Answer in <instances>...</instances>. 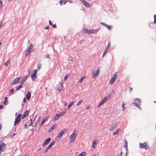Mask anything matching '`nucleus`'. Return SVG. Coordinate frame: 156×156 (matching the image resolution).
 Returning a JSON list of instances; mask_svg holds the SVG:
<instances>
[{"mask_svg":"<svg viewBox=\"0 0 156 156\" xmlns=\"http://www.w3.org/2000/svg\"><path fill=\"white\" fill-rule=\"evenodd\" d=\"M78 132L76 129L74 130L73 133L70 136V143H73L75 140L77 135L78 134Z\"/></svg>","mask_w":156,"mask_h":156,"instance_id":"obj_1","label":"nucleus"},{"mask_svg":"<svg viewBox=\"0 0 156 156\" xmlns=\"http://www.w3.org/2000/svg\"><path fill=\"white\" fill-rule=\"evenodd\" d=\"M139 147L141 148H144L146 150H149L150 149V146L147 144V143L144 142L143 144L140 143Z\"/></svg>","mask_w":156,"mask_h":156,"instance_id":"obj_2","label":"nucleus"},{"mask_svg":"<svg viewBox=\"0 0 156 156\" xmlns=\"http://www.w3.org/2000/svg\"><path fill=\"white\" fill-rule=\"evenodd\" d=\"M34 50L33 45L32 44H31L29 48H27V50L25 51V56H27L32 51H33Z\"/></svg>","mask_w":156,"mask_h":156,"instance_id":"obj_3","label":"nucleus"},{"mask_svg":"<svg viewBox=\"0 0 156 156\" xmlns=\"http://www.w3.org/2000/svg\"><path fill=\"white\" fill-rule=\"evenodd\" d=\"M22 115L21 114H19L16 118L14 122V125L16 126L18 124L20 121Z\"/></svg>","mask_w":156,"mask_h":156,"instance_id":"obj_4","label":"nucleus"},{"mask_svg":"<svg viewBox=\"0 0 156 156\" xmlns=\"http://www.w3.org/2000/svg\"><path fill=\"white\" fill-rule=\"evenodd\" d=\"M3 140H0V151H3L5 149L6 144L5 143H3Z\"/></svg>","mask_w":156,"mask_h":156,"instance_id":"obj_5","label":"nucleus"},{"mask_svg":"<svg viewBox=\"0 0 156 156\" xmlns=\"http://www.w3.org/2000/svg\"><path fill=\"white\" fill-rule=\"evenodd\" d=\"M67 131L66 129H65L64 130H62L58 134L57 137L58 139H60L63 135L66 133Z\"/></svg>","mask_w":156,"mask_h":156,"instance_id":"obj_6","label":"nucleus"},{"mask_svg":"<svg viewBox=\"0 0 156 156\" xmlns=\"http://www.w3.org/2000/svg\"><path fill=\"white\" fill-rule=\"evenodd\" d=\"M117 73L116 72L115 73V74L113 76L112 78L111 79L110 81V83L111 84H112L115 81V80L116 79V76H117Z\"/></svg>","mask_w":156,"mask_h":156,"instance_id":"obj_7","label":"nucleus"},{"mask_svg":"<svg viewBox=\"0 0 156 156\" xmlns=\"http://www.w3.org/2000/svg\"><path fill=\"white\" fill-rule=\"evenodd\" d=\"M107 100H108V98H107L106 97H105L100 102L99 104L98 105V107H100Z\"/></svg>","mask_w":156,"mask_h":156,"instance_id":"obj_8","label":"nucleus"},{"mask_svg":"<svg viewBox=\"0 0 156 156\" xmlns=\"http://www.w3.org/2000/svg\"><path fill=\"white\" fill-rule=\"evenodd\" d=\"M20 79V77H18L16 78L13 80L11 83V84L12 85L16 84L18 83Z\"/></svg>","mask_w":156,"mask_h":156,"instance_id":"obj_9","label":"nucleus"},{"mask_svg":"<svg viewBox=\"0 0 156 156\" xmlns=\"http://www.w3.org/2000/svg\"><path fill=\"white\" fill-rule=\"evenodd\" d=\"M49 116L48 115H47L45 117H44L42 120V122H41L40 124V126L41 127L42 126L43 124L45 122L48 120V119L49 118Z\"/></svg>","mask_w":156,"mask_h":156,"instance_id":"obj_10","label":"nucleus"},{"mask_svg":"<svg viewBox=\"0 0 156 156\" xmlns=\"http://www.w3.org/2000/svg\"><path fill=\"white\" fill-rule=\"evenodd\" d=\"M111 46L110 45V41H109V43L108 44V45L107 47H106V48L105 49V50L104 51L103 55V57L104 56H105L106 54L107 50L108 49V48H109Z\"/></svg>","mask_w":156,"mask_h":156,"instance_id":"obj_11","label":"nucleus"},{"mask_svg":"<svg viewBox=\"0 0 156 156\" xmlns=\"http://www.w3.org/2000/svg\"><path fill=\"white\" fill-rule=\"evenodd\" d=\"M83 3L84 5L87 7H89L90 5L85 0H80Z\"/></svg>","mask_w":156,"mask_h":156,"instance_id":"obj_12","label":"nucleus"},{"mask_svg":"<svg viewBox=\"0 0 156 156\" xmlns=\"http://www.w3.org/2000/svg\"><path fill=\"white\" fill-rule=\"evenodd\" d=\"M51 139L48 138L44 142L43 144V146L44 147L45 145L48 144L51 141Z\"/></svg>","mask_w":156,"mask_h":156,"instance_id":"obj_13","label":"nucleus"},{"mask_svg":"<svg viewBox=\"0 0 156 156\" xmlns=\"http://www.w3.org/2000/svg\"><path fill=\"white\" fill-rule=\"evenodd\" d=\"M101 24L103 25V26L105 27L108 30H111L112 28L111 26H109L106 24L102 22H101Z\"/></svg>","mask_w":156,"mask_h":156,"instance_id":"obj_14","label":"nucleus"},{"mask_svg":"<svg viewBox=\"0 0 156 156\" xmlns=\"http://www.w3.org/2000/svg\"><path fill=\"white\" fill-rule=\"evenodd\" d=\"M59 83H60V86H58L57 90L59 92H60L62 89V81H60Z\"/></svg>","mask_w":156,"mask_h":156,"instance_id":"obj_15","label":"nucleus"},{"mask_svg":"<svg viewBox=\"0 0 156 156\" xmlns=\"http://www.w3.org/2000/svg\"><path fill=\"white\" fill-rule=\"evenodd\" d=\"M133 104L134 106L138 108H139V109H141L140 106L139 105L140 104L138 103L137 102L133 101Z\"/></svg>","mask_w":156,"mask_h":156,"instance_id":"obj_16","label":"nucleus"},{"mask_svg":"<svg viewBox=\"0 0 156 156\" xmlns=\"http://www.w3.org/2000/svg\"><path fill=\"white\" fill-rule=\"evenodd\" d=\"M26 97L27 100H29L31 97V93L30 91H28L27 94L26 95Z\"/></svg>","mask_w":156,"mask_h":156,"instance_id":"obj_17","label":"nucleus"},{"mask_svg":"<svg viewBox=\"0 0 156 156\" xmlns=\"http://www.w3.org/2000/svg\"><path fill=\"white\" fill-rule=\"evenodd\" d=\"M29 114V110H26L25 112L24 113L23 115L22 119H23L27 116Z\"/></svg>","mask_w":156,"mask_h":156,"instance_id":"obj_18","label":"nucleus"},{"mask_svg":"<svg viewBox=\"0 0 156 156\" xmlns=\"http://www.w3.org/2000/svg\"><path fill=\"white\" fill-rule=\"evenodd\" d=\"M61 116V114H59L58 113H57L55 117L53 119L55 121L58 119Z\"/></svg>","mask_w":156,"mask_h":156,"instance_id":"obj_19","label":"nucleus"},{"mask_svg":"<svg viewBox=\"0 0 156 156\" xmlns=\"http://www.w3.org/2000/svg\"><path fill=\"white\" fill-rule=\"evenodd\" d=\"M116 124L115 123H114L112 124L111 125V127L109 128V130L110 131H112L113 129H114L115 127H116Z\"/></svg>","mask_w":156,"mask_h":156,"instance_id":"obj_20","label":"nucleus"},{"mask_svg":"<svg viewBox=\"0 0 156 156\" xmlns=\"http://www.w3.org/2000/svg\"><path fill=\"white\" fill-rule=\"evenodd\" d=\"M124 147L126 150V151H128L127 142L126 140H124Z\"/></svg>","mask_w":156,"mask_h":156,"instance_id":"obj_21","label":"nucleus"},{"mask_svg":"<svg viewBox=\"0 0 156 156\" xmlns=\"http://www.w3.org/2000/svg\"><path fill=\"white\" fill-rule=\"evenodd\" d=\"M27 78V76H25L23 78V79H22L21 81V84H22V85L24 83L25 81L26 80Z\"/></svg>","mask_w":156,"mask_h":156,"instance_id":"obj_22","label":"nucleus"},{"mask_svg":"<svg viewBox=\"0 0 156 156\" xmlns=\"http://www.w3.org/2000/svg\"><path fill=\"white\" fill-rule=\"evenodd\" d=\"M133 101L137 102L138 103L140 104V99L139 98H134L133 100Z\"/></svg>","mask_w":156,"mask_h":156,"instance_id":"obj_23","label":"nucleus"},{"mask_svg":"<svg viewBox=\"0 0 156 156\" xmlns=\"http://www.w3.org/2000/svg\"><path fill=\"white\" fill-rule=\"evenodd\" d=\"M56 127V126L55 125H52L51 128H50L48 130V132H50L53 129H54L55 127Z\"/></svg>","mask_w":156,"mask_h":156,"instance_id":"obj_24","label":"nucleus"},{"mask_svg":"<svg viewBox=\"0 0 156 156\" xmlns=\"http://www.w3.org/2000/svg\"><path fill=\"white\" fill-rule=\"evenodd\" d=\"M100 72V71L99 69L97 70H96V72H94V74L93 75V76H97L99 74V73Z\"/></svg>","mask_w":156,"mask_h":156,"instance_id":"obj_25","label":"nucleus"},{"mask_svg":"<svg viewBox=\"0 0 156 156\" xmlns=\"http://www.w3.org/2000/svg\"><path fill=\"white\" fill-rule=\"evenodd\" d=\"M55 143V141H52L51 142L49 145L48 146L50 148L54 145Z\"/></svg>","mask_w":156,"mask_h":156,"instance_id":"obj_26","label":"nucleus"},{"mask_svg":"<svg viewBox=\"0 0 156 156\" xmlns=\"http://www.w3.org/2000/svg\"><path fill=\"white\" fill-rule=\"evenodd\" d=\"M97 144V141L94 140L93 142L92 147L94 148H95Z\"/></svg>","mask_w":156,"mask_h":156,"instance_id":"obj_27","label":"nucleus"},{"mask_svg":"<svg viewBox=\"0 0 156 156\" xmlns=\"http://www.w3.org/2000/svg\"><path fill=\"white\" fill-rule=\"evenodd\" d=\"M84 31L85 33L87 34H90V30H88L87 29H84Z\"/></svg>","mask_w":156,"mask_h":156,"instance_id":"obj_28","label":"nucleus"},{"mask_svg":"<svg viewBox=\"0 0 156 156\" xmlns=\"http://www.w3.org/2000/svg\"><path fill=\"white\" fill-rule=\"evenodd\" d=\"M36 75L34 73H33L31 75V78L32 80H34L35 79V77L36 76Z\"/></svg>","mask_w":156,"mask_h":156,"instance_id":"obj_29","label":"nucleus"},{"mask_svg":"<svg viewBox=\"0 0 156 156\" xmlns=\"http://www.w3.org/2000/svg\"><path fill=\"white\" fill-rule=\"evenodd\" d=\"M98 29H97L96 30H90V32L91 33H93L98 32Z\"/></svg>","mask_w":156,"mask_h":156,"instance_id":"obj_30","label":"nucleus"},{"mask_svg":"<svg viewBox=\"0 0 156 156\" xmlns=\"http://www.w3.org/2000/svg\"><path fill=\"white\" fill-rule=\"evenodd\" d=\"M74 103V101H72V102L70 103L69 104L68 106V109H69L71 108V107L73 105V104Z\"/></svg>","mask_w":156,"mask_h":156,"instance_id":"obj_31","label":"nucleus"},{"mask_svg":"<svg viewBox=\"0 0 156 156\" xmlns=\"http://www.w3.org/2000/svg\"><path fill=\"white\" fill-rule=\"evenodd\" d=\"M86 153L85 152H83L80 154L78 156H85L86 155Z\"/></svg>","mask_w":156,"mask_h":156,"instance_id":"obj_32","label":"nucleus"},{"mask_svg":"<svg viewBox=\"0 0 156 156\" xmlns=\"http://www.w3.org/2000/svg\"><path fill=\"white\" fill-rule=\"evenodd\" d=\"M120 131V130L119 129H118L117 130H116V131L114 132L113 134V135H116L117 134H118L119 133V131Z\"/></svg>","mask_w":156,"mask_h":156,"instance_id":"obj_33","label":"nucleus"},{"mask_svg":"<svg viewBox=\"0 0 156 156\" xmlns=\"http://www.w3.org/2000/svg\"><path fill=\"white\" fill-rule=\"evenodd\" d=\"M22 84H21L20 85H19L16 88V90H20L22 87Z\"/></svg>","mask_w":156,"mask_h":156,"instance_id":"obj_34","label":"nucleus"},{"mask_svg":"<svg viewBox=\"0 0 156 156\" xmlns=\"http://www.w3.org/2000/svg\"><path fill=\"white\" fill-rule=\"evenodd\" d=\"M50 149V148L49 147H48L44 151L43 153H46L48 151V150Z\"/></svg>","mask_w":156,"mask_h":156,"instance_id":"obj_35","label":"nucleus"},{"mask_svg":"<svg viewBox=\"0 0 156 156\" xmlns=\"http://www.w3.org/2000/svg\"><path fill=\"white\" fill-rule=\"evenodd\" d=\"M70 74H68L65 76L64 78V80H66L67 79V78L70 76Z\"/></svg>","mask_w":156,"mask_h":156,"instance_id":"obj_36","label":"nucleus"},{"mask_svg":"<svg viewBox=\"0 0 156 156\" xmlns=\"http://www.w3.org/2000/svg\"><path fill=\"white\" fill-rule=\"evenodd\" d=\"M85 76H83L79 80V82L80 83H81L83 80L85 78Z\"/></svg>","mask_w":156,"mask_h":156,"instance_id":"obj_37","label":"nucleus"},{"mask_svg":"<svg viewBox=\"0 0 156 156\" xmlns=\"http://www.w3.org/2000/svg\"><path fill=\"white\" fill-rule=\"evenodd\" d=\"M125 105V103H124V102H123L122 105V108L123 111H124V109H126V108H125L124 107Z\"/></svg>","mask_w":156,"mask_h":156,"instance_id":"obj_38","label":"nucleus"},{"mask_svg":"<svg viewBox=\"0 0 156 156\" xmlns=\"http://www.w3.org/2000/svg\"><path fill=\"white\" fill-rule=\"evenodd\" d=\"M41 64L40 63H38L37 65V69L38 70H40L41 68Z\"/></svg>","mask_w":156,"mask_h":156,"instance_id":"obj_39","label":"nucleus"},{"mask_svg":"<svg viewBox=\"0 0 156 156\" xmlns=\"http://www.w3.org/2000/svg\"><path fill=\"white\" fill-rule=\"evenodd\" d=\"M83 100H80L79 101V102L77 103V106H79L81 103L83 102Z\"/></svg>","mask_w":156,"mask_h":156,"instance_id":"obj_40","label":"nucleus"},{"mask_svg":"<svg viewBox=\"0 0 156 156\" xmlns=\"http://www.w3.org/2000/svg\"><path fill=\"white\" fill-rule=\"evenodd\" d=\"M154 21L153 22V23L154 24H156V15H155L154 16Z\"/></svg>","mask_w":156,"mask_h":156,"instance_id":"obj_41","label":"nucleus"},{"mask_svg":"<svg viewBox=\"0 0 156 156\" xmlns=\"http://www.w3.org/2000/svg\"><path fill=\"white\" fill-rule=\"evenodd\" d=\"M8 103V101L7 100H4L3 102V104L4 105H6Z\"/></svg>","mask_w":156,"mask_h":156,"instance_id":"obj_42","label":"nucleus"},{"mask_svg":"<svg viewBox=\"0 0 156 156\" xmlns=\"http://www.w3.org/2000/svg\"><path fill=\"white\" fill-rule=\"evenodd\" d=\"M66 109L65 110L64 112H62L61 113H60L59 114H61V116H62V115H63L66 113Z\"/></svg>","mask_w":156,"mask_h":156,"instance_id":"obj_43","label":"nucleus"},{"mask_svg":"<svg viewBox=\"0 0 156 156\" xmlns=\"http://www.w3.org/2000/svg\"><path fill=\"white\" fill-rule=\"evenodd\" d=\"M2 3L1 0L0 1V8L2 7Z\"/></svg>","mask_w":156,"mask_h":156,"instance_id":"obj_44","label":"nucleus"},{"mask_svg":"<svg viewBox=\"0 0 156 156\" xmlns=\"http://www.w3.org/2000/svg\"><path fill=\"white\" fill-rule=\"evenodd\" d=\"M9 63V62L8 61H7L4 64L5 65V66H7L8 65Z\"/></svg>","mask_w":156,"mask_h":156,"instance_id":"obj_45","label":"nucleus"},{"mask_svg":"<svg viewBox=\"0 0 156 156\" xmlns=\"http://www.w3.org/2000/svg\"><path fill=\"white\" fill-rule=\"evenodd\" d=\"M122 152H121V153H118L116 156H122Z\"/></svg>","mask_w":156,"mask_h":156,"instance_id":"obj_46","label":"nucleus"},{"mask_svg":"<svg viewBox=\"0 0 156 156\" xmlns=\"http://www.w3.org/2000/svg\"><path fill=\"white\" fill-rule=\"evenodd\" d=\"M111 95L110 94H109L108 95L107 97H106L108 98H108H110V97H111Z\"/></svg>","mask_w":156,"mask_h":156,"instance_id":"obj_47","label":"nucleus"},{"mask_svg":"<svg viewBox=\"0 0 156 156\" xmlns=\"http://www.w3.org/2000/svg\"><path fill=\"white\" fill-rule=\"evenodd\" d=\"M37 72V69H34V73L36 74V75Z\"/></svg>","mask_w":156,"mask_h":156,"instance_id":"obj_48","label":"nucleus"},{"mask_svg":"<svg viewBox=\"0 0 156 156\" xmlns=\"http://www.w3.org/2000/svg\"><path fill=\"white\" fill-rule=\"evenodd\" d=\"M46 57L48 58H50L49 55L48 53L46 55Z\"/></svg>","mask_w":156,"mask_h":156,"instance_id":"obj_49","label":"nucleus"},{"mask_svg":"<svg viewBox=\"0 0 156 156\" xmlns=\"http://www.w3.org/2000/svg\"><path fill=\"white\" fill-rule=\"evenodd\" d=\"M27 124L26 123L25 125H24V128L25 129H27Z\"/></svg>","mask_w":156,"mask_h":156,"instance_id":"obj_50","label":"nucleus"},{"mask_svg":"<svg viewBox=\"0 0 156 156\" xmlns=\"http://www.w3.org/2000/svg\"><path fill=\"white\" fill-rule=\"evenodd\" d=\"M4 24L1 23L0 24V29L2 27L4 26Z\"/></svg>","mask_w":156,"mask_h":156,"instance_id":"obj_51","label":"nucleus"},{"mask_svg":"<svg viewBox=\"0 0 156 156\" xmlns=\"http://www.w3.org/2000/svg\"><path fill=\"white\" fill-rule=\"evenodd\" d=\"M4 106L3 105H0V110L3 108Z\"/></svg>","mask_w":156,"mask_h":156,"instance_id":"obj_52","label":"nucleus"},{"mask_svg":"<svg viewBox=\"0 0 156 156\" xmlns=\"http://www.w3.org/2000/svg\"><path fill=\"white\" fill-rule=\"evenodd\" d=\"M14 91V90L13 89H12L10 91V93H12Z\"/></svg>","mask_w":156,"mask_h":156,"instance_id":"obj_53","label":"nucleus"},{"mask_svg":"<svg viewBox=\"0 0 156 156\" xmlns=\"http://www.w3.org/2000/svg\"><path fill=\"white\" fill-rule=\"evenodd\" d=\"M52 25V27L54 28H56V25L55 24H54Z\"/></svg>","mask_w":156,"mask_h":156,"instance_id":"obj_54","label":"nucleus"},{"mask_svg":"<svg viewBox=\"0 0 156 156\" xmlns=\"http://www.w3.org/2000/svg\"><path fill=\"white\" fill-rule=\"evenodd\" d=\"M30 122H31V123H30V126H32V119H30Z\"/></svg>","mask_w":156,"mask_h":156,"instance_id":"obj_55","label":"nucleus"},{"mask_svg":"<svg viewBox=\"0 0 156 156\" xmlns=\"http://www.w3.org/2000/svg\"><path fill=\"white\" fill-rule=\"evenodd\" d=\"M26 101V98H23V101L24 103H25Z\"/></svg>","mask_w":156,"mask_h":156,"instance_id":"obj_56","label":"nucleus"},{"mask_svg":"<svg viewBox=\"0 0 156 156\" xmlns=\"http://www.w3.org/2000/svg\"><path fill=\"white\" fill-rule=\"evenodd\" d=\"M49 26H47L46 27H45L44 28L46 29H48L49 28Z\"/></svg>","mask_w":156,"mask_h":156,"instance_id":"obj_57","label":"nucleus"},{"mask_svg":"<svg viewBox=\"0 0 156 156\" xmlns=\"http://www.w3.org/2000/svg\"><path fill=\"white\" fill-rule=\"evenodd\" d=\"M129 90H130L129 91L131 93V91L133 90V88L132 87H130Z\"/></svg>","mask_w":156,"mask_h":156,"instance_id":"obj_58","label":"nucleus"},{"mask_svg":"<svg viewBox=\"0 0 156 156\" xmlns=\"http://www.w3.org/2000/svg\"><path fill=\"white\" fill-rule=\"evenodd\" d=\"M62 0H60V2H59V3L60 4L62 5Z\"/></svg>","mask_w":156,"mask_h":156,"instance_id":"obj_59","label":"nucleus"},{"mask_svg":"<svg viewBox=\"0 0 156 156\" xmlns=\"http://www.w3.org/2000/svg\"><path fill=\"white\" fill-rule=\"evenodd\" d=\"M49 22L50 24L51 25V26H52V23H51V22L50 20H49Z\"/></svg>","mask_w":156,"mask_h":156,"instance_id":"obj_60","label":"nucleus"},{"mask_svg":"<svg viewBox=\"0 0 156 156\" xmlns=\"http://www.w3.org/2000/svg\"><path fill=\"white\" fill-rule=\"evenodd\" d=\"M64 2L63 3V4L64 5V4H65L66 3V2H68L67 1H63Z\"/></svg>","mask_w":156,"mask_h":156,"instance_id":"obj_61","label":"nucleus"},{"mask_svg":"<svg viewBox=\"0 0 156 156\" xmlns=\"http://www.w3.org/2000/svg\"><path fill=\"white\" fill-rule=\"evenodd\" d=\"M5 100H7V97H5Z\"/></svg>","mask_w":156,"mask_h":156,"instance_id":"obj_62","label":"nucleus"},{"mask_svg":"<svg viewBox=\"0 0 156 156\" xmlns=\"http://www.w3.org/2000/svg\"><path fill=\"white\" fill-rule=\"evenodd\" d=\"M68 1V2H69L70 3H72L73 2V1H72L68 0V1Z\"/></svg>","mask_w":156,"mask_h":156,"instance_id":"obj_63","label":"nucleus"},{"mask_svg":"<svg viewBox=\"0 0 156 156\" xmlns=\"http://www.w3.org/2000/svg\"><path fill=\"white\" fill-rule=\"evenodd\" d=\"M127 151H126L125 156H127Z\"/></svg>","mask_w":156,"mask_h":156,"instance_id":"obj_64","label":"nucleus"}]
</instances>
